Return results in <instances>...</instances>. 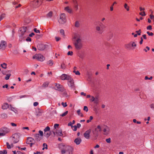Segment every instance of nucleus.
<instances>
[{
	"instance_id": "obj_51",
	"label": "nucleus",
	"mask_w": 154,
	"mask_h": 154,
	"mask_svg": "<svg viewBox=\"0 0 154 154\" xmlns=\"http://www.w3.org/2000/svg\"><path fill=\"white\" fill-rule=\"evenodd\" d=\"M146 28L147 29L151 30L152 29V26L151 25H149Z\"/></svg>"
},
{
	"instance_id": "obj_49",
	"label": "nucleus",
	"mask_w": 154,
	"mask_h": 154,
	"mask_svg": "<svg viewBox=\"0 0 154 154\" xmlns=\"http://www.w3.org/2000/svg\"><path fill=\"white\" fill-rule=\"evenodd\" d=\"M147 33L149 36H152L154 34L152 32H150L149 31L147 32Z\"/></svg>"
},
{
	"instance_id": "obj_29",
	"label": "nucleus",
	"mask_w": 154,
	"mask_h": 154,
	"mask_svg": "<svg viewBox=\"0 0 154 154\" xmlns=\"http://www.w3.org/2000/svg\"><path fill=\"white\" fill-rule=\"evenodd\" d=\"M77 113L78 114L79 116H80L81 117H82L83 116V114L81 112V110L80 109H78L77 111Z\"/></svg>"
},
{
	"instance_id": "obj_25",
	"label": "nucleus",
	"mask_w": 154,
	"mask_h": 154,
	"mask_svg": "<svg viewBox=\"0 0 154 154\" xmlns=\"http://www.w3.org/2000/svg\"><path fill=\"white\" fill-rule=\"evenodd\" d=\"M53 15V12L52 11H51L49 12L47 14V17L51 18Z\"/></svg>"
},
{
	"instance_id": "obj_55",
	"label": "nucleus",
	"mask_w": 154,
	"mask_h": 154,
	"mask_svg": "<svg viewBox=\"0 0 154 154\" xmlns=\"http://www.w3.org/2000/svg\"><path fill=\"white\" fill-rule=\"evenodd\" d=\"M7 148L8 149H10L11 148V146L8 143H6Z\"/></svg>"
},
{
	"instance_id": "obj_15",
	"label": "nucleus",
	"mask_w": 154,
	"mask_h": 154,
	"mask_svg": "<svg viewBox=\"0 0 154 154\" xmlns=\"http://www.w3.org/2000/svg\"><path fill=\"white\" fill-rule=\"evenodd\" d=\"M7 42L4 41H2L0 43V49L5 50L6 47Z\"/></svg>"
},
{
	"instance_id": "obj_26",
	"label": "nucleus",
	"mask_w": 154,
	"mask_h": 154,
	"mask_svg": "<svg viewBox=\"0 0 154 154\" xmlns=\"http://www.w3.org/2000/svg\"><path fill=\"white\" fill-rule=\"evenodd\" d=\"M49 82H45L42 85V87H47L49 84Z\"/></svg>"
},
{
	"instance_id": "obj_35",
	"label": "nucleus",
	"mask_w": 154,
	"mask_h": 154,
	"mask_svg": "<svg viewBox=\"0 0 154 154\" xmlns=\"http://www.w3.org/2000/svg\"><path fill=\"white\" fill-rule=\"evenodd\" d=\"M7 152L6 150L4 149L3 151H0V154H7Z\"/></svg>"
},
{
	"instance_id": "obj_6",
	"label": "nucleus",
	"mask_w": 154,
	"mask_h": 154,
	"mask_svg": "<svg viewBox=\"0 0 154 154\" xmlns=\"http://www.w3.org/2000/svg\"><path fill=\"white\" fill-rule=\"evenodd\" d=\"M44 0H34L31 2L34 7L37 8L39 7L43 3Z\"/></svg>"
},
{
	"instance_id": "obj_11",
	"label": "nucleus",
	"mask_w": 154,
	"mask_h": 154,
	"mask_svg": "<svg viewBox=\"0 0 154 154\" xmlns=\"http://www.w3.org/2000/svg\"><path fill=\"white\" fill-rule=\"evenodd\" d=\"M26 143L30 145V146L31 147L32 146V145L35 144V141L32 138L29 137L27 139Z\"/></svg>"
},
{
	"instance_id": "obj_46",
	"label": "nucleus",
	"mask_w": 154,
	"mask_h": 154,
	"mask_svg": "<svg viewBox=\"0 0 154 154\" xmlns=\"http://www.w3.org/2000/svg\"><path fill=\"white\" fill-rule=\"evenodd\" d=\"M73 52L72 51H69L67 53V55H68L72 56L73 55Z\"/></svg>"
},
{
	"instance_id": "obj_36",
	"label": "nucleus",
	"mask_w": 154,
	"mask_h": 154,
	"mask_svg": "<svg viewBox=\"0 0 154 154\" xmlns=\"http://www.w3.org/2000/svg\"><path fill=\"white\" fill-rule=\"evenodd\" d=\"M43 147L42 148L43 150H44L45 149H48V146L47 144L45 143H44L43 144Z\"/></svg>"
},
{
	"instance_id": "obj_39",
	"label": "nucleus",
	"mask_w": 154,
	"mask_h": 154,
	"mask_svg": "<svg viewBox=\"0 0 154 154\" xmlns=\"http://www.w3.org/2000/svg\"><path fill=\"white\" fill-rule=\"evenodd\" d=\"M68 111H66V112L60 115V116L62 117H64L66 116L68 113Z\"/></svg>"
},
{
	"instance_id": "obj_42",
	"label": "nucleus",
	"mask_w": 154,
	"mask_h": 154,
	"mask_svg": "<svg viewBox=\"0 0 154 154\" xmlns=\"http://www.w3.org/2000/svg\"><path fill=\"white\" fill-rule=\"evenodd\" d=\"M91 98L90 99V102H92L94 101V100H95V98L94 97V96H91Z\"/></svg>"
},
{
	"instance_id": "obj_3",
	"label": "nucleus",
	"mask_w": 154,
	"mask_h": 154,
	"mask_svg": "<svg viewBox=\"0 0 154 154\" xmlns=\"http://www.w3.org/2000/svg\"><path fill=\"white\" fill-rule=\"evenodd\" d=\"M58 147L61 150L62 154H64L66 152H68L69 153H72L73 150L71 146L65 145L63 143L59 144Z\"/></svg>"
},
{
	"instance_id": "obj_40",
	"label": "nucleus",
	"mask_w": 154,
	"mask_h": 154,
	"mask_svg": "<svg viewBox=\"0 0 154 154\" xmlns=\"http://www.w3.org/2000/svg\"><path fill=\"white\" fill-rule=\"evenodd\" d=\"M139 14L140 15H141L143 16H146V14L145 11H143L142 12H141L139 13Z\"/></svg>"
},
{
	"instance_id": "obj_45",
	"label": "nucleus",
	"mask_w": 154,
	"mask_h": 154,
	"mask_svg": "<svg viewBox=\"0 0 154 154\" xmlns=\"http://www.w3.org/2000/svg\"><path fill=\"white\" fill-rule=\"evenodd\" d=\"M152 76H151L150 78L148 77L147 76H146L145 77V80L149 79V80H152Z\"/></svg>"
},
{
	"instance_id": "obj_18",
	"label": "nucleus",
	"mask_w": 154,
	"mask_h": 154,
	"mask_svg": "<svg viewBox=\"0 0 154 154\" xmlns=\"http://www.w3.org/2000/svg\"><path fill=\"white\" fill-rule=\"evenodd\" d=\"M72 2L73 5V7L75 11H77L79 9L78 3L77 0H72Z\"/></svg>"
},
{
	"instance_id": "obj_47",
	"label": "nucleus",
	"mask_w": 154,
	"mask_h": 154,
	"mask_svg": "<svg viewBox=\"0 0 154 154\" xmlns=\"http://www.w3.org/2000/svg\"><path fill=\"white\" fill-rule=\"evenodd\" d=\"M94 101V103L96 104H97L99 103V101L98 98H95Z\"/></svg>"
},
{
	"instance_id": "obj_28",
	"label": "nucleus",
	"mask_w": 154,
	"mask_h": 154,
	"mask_svg": "<svg viewBox=\"0 0 154 154\" xmlns=\"http://www.w3.org/2000/svg\"><path fill=\"white\" fill-rule=\"evenodd\" d=\"M124 7L126 9L127 11H128L129 10V7L128 5L126 3L124 4Z\"/></svg>"
},
{
	"instance_id": "obj_30",
	"label": "nucleus",
	"mask_w": 154,
	"mask_h": 154,
	"mask_svg": "<svg viewBox=\"0 0 154 154\" xmlns=\"http://www.w3.org/2000/svg\"><path fill=\"white\" fill-rule=\"evenodd\" d=\"M54 63V62L53 60H50L48 61V64L50 66L53 65Z\"/></svg>"
},
{
	"instance_id": "obj_23",
	"label": "nucleus",
	"mask_w": 154,
	"mask_h": 154,
	"mask_svg": "<svg viewBox=\"0 0 154 154\" xmlns=\"http://www.w3.org/2000/svg\"><path fill=\"white\" fill-rule=\"evenodd\" d=\"M130 43L131 47H133V49H134L135 47L137 46V45L134 42L131 41V42Z\"/></svg>"
},
{
	"instance_id": "obj_60",
	"label": "nucleus",
	"mask_w": 154,
	"mask_h": 154,
	"mask_svg": "<svg viewBox=\"0 0 154 154\" xmlns=\"http://www.w3.org/2000/svg\"><path fill=\"white\" fill-rule=\"evenodd\" d=\"M38 104V102H35L34 103L33 105L34 106H37Z\"/></svg>"
},
{
	"instance_id": "obj_59",
	"label": "nucleus",
	"mask_w": 154,
	"mask_h": 154,
	"mask_svg": "<svg viewBox=\"0 0 154 154\" xmlns=\"http://www.w3.org/2000/svg\"><path fill=\"white\" fill-rule=\"evenodd\" d=\"M139 9L140 11H144L145 10V8H142V7H139Z\"/></svg>"
},
{
	"instance_id": "obj_44",
	"label": "nucleus",
	"mask_w": 154,
	"mask_h": 154,
	"mask_svg": "<svg viewBox=\"0 0 154 154\" xmlns=\"http://www.w3.org/2000/svg\"><path fill=\"white\" fill-rule=\"evenodd\" d=\"M106 141L107 143H110L111 142V138H109L108 139H106Z\"/></svg>"
},
{
	"instance_id": "obj_14",
	"label": "nucleus",
	"mask_w": 154,
	"mask_h": 154,
	"mask_svg": "<svg viewBox=\"0 0 154 154\" xmlns=\"http://www.w3.org/2000/svg\"><path fill=\"white\" fill-rule=\"evenodd\" d=\"M67 80L68 81V85L71 88H74V84L73 79L70 77V78H69V79H68Z\"/></svg>"
},
{
	"instance_id": "obj_5",
	"label": "nucleus",
	"mask_w": 154,
	"mask_h": 154,
	"mask_svg": "<svg viewBox=\"0 0 154 154\" xmlns=\"http://www.w3.org/2000/svg\"><path fill=\"white\" fill-rule=\"evenodd\" d=\"M32 58L41 62H42L45 60V57L40 54H35L33 56Z\"/></svg>"
},
{
	"instance_id": "obj_4",
	"label": "nucleus",
	"mask_w": 154,
	"mask_h": 154,
	"mask_svg": "<svg viewBox=\"0 0 154 154\" xmlns=\"http://www.w3.org/2000/svg\"><path fill=\"white\" fill-rule=\"evenodd\" d=\"M98 24L96 25L95 30L98 33L101 34L104 32L106 26L101 22H98Z\"/></svg>"
},
{
	"instance_id": "obj_57",
	"label": "nucleus",
	"mask_w": 154,
	"mask_h": 154,
	"mask_svg": "<svg viewBox=\"0 0 154 154\" xmlns=\"http://www.w3.org/2000/svg\"><path fill=\"white\" fill-rule=\"evenodd\" d=\"M77 129V127L75 125L73 126V130L74 131H76Z\"/></svg>"
},
{
	"instance_id": "obj_37",
	"label": "nucleus",
	"mask_w": 154,
	"mask_h": 154,
	"mask_svg": "<svg viewBox=\"0 0 154 154\" xmlns=\"http://www.w3.org/2000/svg\"><path fill=\"white\" fill-rule=\"evenodd\" d=\"M50 130V128L48 126H47L44 129V132H47V131H49Z\"/></svg>"
},
{
	"instance_id": "obj_43",
	"label": "nucleus",
	"mask_w": 154,
	"mask_h": 154,
	"mask_svg": "<svg viewBox=\"0 0 154 154\" xmlns=\"http://www.w3.org/2000/svg\"><path fill=\"white\" fill-rule=\"evenodd\" d=\"M73 72L75 73L77 75H79L80 74V73L79 71H75V70H74Z\"/></svg>"
},
{
	"instance_id": "obj_48",
	"label": "nucleus",
	"mask_w": 154,
	"mask_h": 154,
	"mask_svg": "<svg viewBox=\"0 0 154 154\" xmlns=\"http://www.w3.org/2000/svg\"><path fill=\"white\" fill-rule=\"evenodd\" d=\"M138 35H140L141 34V30L139 29L138 31H137L135 32Z\"/></svg>"
},
{
	"instance_id": "obj_53",
	"label": "nucleus",
	"mask_w": 154,
	"mask_h": 154,
	"mask_svg": "<svg viewBox=\"0 0 154 154\" xmlns=\"http://www.w3.org/2000/svg\"><path fill=\"white\" fill-rule=\"evenodd\" d=\"M83 109L84 110H85L86 112H88V108L86 106H84Z\"/></svg>"
},
{
	"instance_id": "obj_9",
	"label": "nucleus",
	"mask_w": 154,
	"mask_h": 154,
	"mask_svg": "<svg viewBox=\"0 0 154 154\" xmlns=\"http://www.w3.org/2000/svg\"><path fill=\"white\" fill-rule=\"evenodd\" d=\"M9 131V129L7 128H2L0 129V136H4Z\"/></svg>"
},
{
	"instance_id": "obj_22",
	"label": "nucleus",
	"mask_w": 154,
	"mask_h": 154,
	"mask_svg": "<svg viewBox=\"0 0 154 154\" xmlns=\"http://www.w3.org/2000/svg\"><path fill=\"white\" fill-rule=\"evenodd\" d=\"M9 106V105L8 103H4L3 106H2V108L3 109H7Z\"/></svg>"
},
{
	"instance_id": "obj_62",
	"label": "nucleus",
	"mask_w": 154,
	"mask_h": 154,
	"mask_svg": "<svg viewBox=\"0 0 154 154\" xmlns=\"http://www.w3.org/2000/svg\"><path fill=\"white\" fill-rule=\"evenodd\" d=\"M55 38L57 41H58L60 39V38L59 37H56Z\"/></svg>"
},
{
	"instance_id": "obj_41",
	"label": "nucleus",
	"mask_w": 154,
	"mask_h": 154,
	"mask_svg": "<svg viewBox=\"0 0 154 154\" xmlns=\"http://www.w3.org/2000/svg\"><path fill=\"white\" fill-rule=\"evenodd\" d=\"M11 76V74H10L7 75L5 77V79L6 80H8Z\"/></svg>"
},
{
	"instance_id": "obj_8",
	"label": "nucleus",
	"mask_w": 154,
	"mask_h": 154,
	"mask_svg": "<svg viewBox=\"0 0 154 154\" xmlns=\"http://www.w3.org/2000/svg\"><path fill=\"white\" fill-rule=\"evenodd\" d=\"M39 134H35V138L37 141L40 140L42 138L43 136V132L42 131L40 130L39 131Z\"/></svg>"
},
{
	"instance_id": "obj_50",
	"label": "nucleus",
	"mask_w": 154,
	"mask_h": 154,
	"mask_svg": "<svg viewBox=\"0 0 154 154\" xmlns=\"http://www.w3.org/2000/svg\"><path fill=\"white\" fill-rule=\"evenodd\" d=\"M61 104L64 107H66L67 106L66 103V102L65 103H64L63 102H62L61 103Z\"/></svg>"
},
{
	"instance_id": "obj_21",
	"label": "nucleus",
	"mask_w": 154,
	"mask_h": 154,
	"mask_svg": "<svg viewBox=\"0 0 154 154\" xmlns=\"http://www.w3.org/2000/svg\"><path fill=\"white\" fill-rule=\"evenodd\" d=\"M81 141V139L79 138L75 139L74 140V142L77 145L79 144Z\"/></svg>"
},
{
	"instance_id": "obj_33",
	"label": "nucleus",
	"mask_w": 154,
	"mask_h": 154,
	"mask_svg": "<svg viewBox=\"0 0 154 154\" xmlns=\"http://www.w3.org/2000/svg\"><path fill=\"white\" fill-rule=\"evenodd\" d=\"M75 26L76 27H79L80 26V23L78 21H77L75 22Z\"/></svg>"
},
{
	"instance_id": "obj_2",
	"label": "nucleus",
	"mask_w": 154,
	"mask_h": 154,
	"mask_svg": "<svg viewBox=\"0 0 154 154\" xmlns=\"http://www.w3.org/2000/svg\"><path fill=\"white\" fill-rule=\"evenodd\" d=\"M73 44L75 48L77 50H80L82 47V41L79 34H75L73 38Z\"/></svg>"
},
{
	"instance_id": "obj_16",
	"label": "nucleus",
	"mask_w": 154,
	"mask_h": 154,
	"mask_svg": "<svg viewBox=\"0 0 154 154\" xmlns=\"http://www.w3.org/2000/svg\"><path fill=\"white\" fill-rule=\"evenodd\" d=\"M91 132V129L86 131L84 134V136L87 139H89L90 137V134Z\"/></svg>"
},
{
	"instance_id": "obj_27",
	"label": "nucleus",
	"mask_w": 154,
	"mask_h": 154,
	"mask_svg": "<svg viewBox=\"0 0 154 154\" xmlns=\"http://www.w3.org/2000/svg\"><path fill=\"white\" fill-rule=\"evenodd\" d=\"M61 68L63 69H65L66 68V65L63 62L61 65Z\"/></svg>"
},
{
	"instance_id": "obj_34",
	"label": "nucleus",
	"mask_w": 154,
	"mask_h": 154,
	"mask_svg": "<svg viewBox=\"0 0 154 154\" xmlns=\"http://www.w3.org/2000/svg\"><path fill=\"white\" fill-rule=\"evenodd\" d=\"M1 116L2 118L3 119H5L7 117V115L5 113H2L1 114Z\"/></svg>"
},
{
	"instance_id": "obj_54",
	"label": "nucleus",
	"mask_w": 154,
	"mask_h": 154,
	"mask_svg": "<svg viewBox=\"0 0 154 154\" xmlns=\"http://www.w3.org/2000/svg\"><path fill=\"white\" fill-rule=\"evenodd\" d=\"M5 14H2L0 16V17L2 19H3V18H4L5 17Z\"/></svg>"
},
{
	"instance_id": "obj_61",
	"label": "nucleus",
	"mask_w": 154,
	"mask_h": 154,
	"mask_svg": "<svg viewBox=\"0 0 154 154\" xmlns=\"http://www.w3.org/2000/svg\"><path fill=\"white\" fill-rule=\"evenodd\" d=\"M141 40L140 42V44H142L143 43V39L142 37H141L140 38Z\"/></svg>"
},
{
	"instance_id": "obj_32",
	"label": "nucleus",
	"mask_w": 154,
	"mask_h": 154,
	"mask_svg": "<svg viewBox=\"0 0 154 154\" xmlns=\"http://www.w3.org/2000/svg\"><path fill=\"white\" fill-rule=\"evenodd\" d=\"M1 66L2 68L4 69H6L7 68V64L5 63H3L1 64Z\"/></svg>"
},
{
	"instance_id": "obj_24",
	"label": "nucleus",
	"mask_w": 154,
	"mask_h": 154,
	"mask_svg": "<svg viewBox=\"0 0 154 154\" xmlns=\"http://www.w3.org/2000/svg\"><path fill=\"white\" fill-rule=\"evenodd\" d=\"M51 135V132L49 131L44 132V135L47 137L50 136Z\"/></svg>"
},
{
	"instance_id": "obj_1",
	"label": "nucleus",
	"mask_w": 154,
	"mask_h": 154,
	"mask_svg": "<svg viewBox=\"0 0 154 154\" xmlns=\"http://www.w3.org/2000/svg\"><path fill=\"white\" fill-rule=\"evenodd\" d=\"M102 132L104 135H108L110 132V129L108 126L105 125H98L95 128L93 134L95 137L97 138L98 136V132Z\"/></svg>"
},
{
	"instance_id": "obj_17",
	"label": "nucleus",
	"mask_w": 154,
	"mask_h": 154,
	"mask_svg": "<svg viewBox=\"0 0 154 154\" xmlns=\"http://www.w3.org/2000/svg\"><path fill=\"white\" fill-rule=\"evenodd\" d=\"M71 77L70 75H66L65 74H63L60 76V79L62 80H68L69 79V78Z\"/></svg>"
},
{
	"instance_id": "obj_58",
	"label": "nucleus",
	"mask_w": 154,
	"mask_h": 154,
	"mask_svg": "<svg viewBox=\"0 0 154 154\" xmlns=\"http://www.w3.org/2000/svg\"><path fill=\"white\" fill-rule=\"evenodd\" d=\"M150 18L151 19H154V16L152 14H150L149 15Z\"/></svg>"
},
{
	"instance_id": "obj_31",
	"label": "nucleus",
	"mask_w": 154,
	"mask_h": 154,
	"mask_svg": "<svg viewBox=\"0 0 154 154\" xmlns=\"http://www.w3.org/2000/svg\"><path fill=\"white\" fill-rule=\"evenodd\" d=\"M26 30V27L23 26L20 28V31H22V32H25Z\"/></svg>"
},
{
	"instance_id": "obj_63",
	"label": "nucleus",
	"mask_w": 154,
	"mask_h": 154,
	"mask_svg": "<svg viewBox=\"0 0 154 154\" xmlns=\"http://www.w3.org/2000/svg\"><path fill=\"white\" fill-rule=\"evenodd\" d=\"M11 124L13 126H17V124H15V123H11Z\"/></svg>"
},
{
	"instance_id": "obj_20",
	"label": "nucleus",
	"mask_w": 154,
	"mask_h": 154,
	"mask_svg": "<svg viewBox=\"0 0 154 154\" xmlns=\"http://www.w3.org/2000/svg\"><path fill=\"white\" fill-rule=\"evenodd\" d=\"M124 47L126 49L128 50H130L131 49L130 42L128 44H125L124 45Z\"/></svg>"
},
{
	"instance_id": "obj_13",
	"label": "nucleus",
	"mask_w": 154,
	"mask_h": 154,
	"mask_svg": "<svg viewBox=\"0 0 154 154\" xmlns=\"http://www.w3.org/2000/svg\"><path fill=\"white\" fill-rule=\"evenodd\" d=\"M48 46V45L43 44H38L37 46L38 49L40 51H43Z\"/></svg>"
},
{
	"instance_id": "obj_7",
	"label": "nucleus",
	"mask_w": 154,
	"mask_h": 154,
	"mask_svg": "<svg viewBox=\"0 0 154 154\" xmlns=\"http://www.w3.org/2000/svg\"><path fill=\"white\" fill-rule=\"evenodd\" d=\"M66 21L65 14L62 13L60 15V18L58 20V22L60 23L63 24Z\"/></svg>"
},
{
	"instance_id": "obj_64",
	"label": "nucleus",
	"mask_w": 154,
	"mask_h": 154,
	"mask_svg": "<svg viewBox=\"0 0 154 154\" xmlns=\"http://www.w3.org/2000/svg\"><path fill=\"white\" fill-rule=\"evenodd\" d=\"M16 154H23V153L20 151H17L16 152Z\"/></svg>"
},
{
	"instance_id": "obj_12",
	"label": "nucleus",
	"mask_w": 154,
	"mask_h": 154,
	"mask_svg": "<svg viewBox=\"0 0 154 154\" xmlns=\"http://www.w3.org/2000/svg\"><path fill=\"white\" fill-rule=\"evenodd\" d=\"M19 134H14L13 135L12 140L14 143H16L19 141Z\"/></svg>"
},
{
	"instance_id": "obj_38",
	"label": "nucleus",
	"mask_w": 154,
	"mask_h": 154,
	"mask_svg": "<svg viewBox=\"0 0 154 154\" xmlns=\"http://www.w3.org/2000/svg\"><path fill=\"white\" fill-rule=\"evenodd\" d=\"M60 32L63 36L64 37L65 36L64 30L63 29H61L60 30Z\"/></svg>"
},
{
	"instance_id": "obj_10",
	"label": "nucleus",
	"mask_w": 154,
	"mask_h": 154,
	"mask_svg": "<svg viewBox=\"0 0 154 154\" xmlns=\"http://www.w3.org/2000/svg\"><path fill=\"white\" fill-rule=\"evenodd\" d=\"M54 85L56 88V90L61 91H63L65 90V89L62 85L57 83H54Z\"/></svg>"
},
{
	"instance_id": "obj_56",
	"label": "nucleus",
	"mask_w": 154,
	"mask_h": 154,
	"mask_svg": "<svg viewBox=\"0 0 154 154\" xmlns=\"http://www.w3.org/2000/svg\"><path fill=\"white\" fill-rule=\"evenodd\" d=\"M26 40L27 41H31V38L28 37L27 38H26Z\"/></svg>"
},
{
	"instance_id": "obj_19",
	"label": "nucleus",
	"mask_w": 154,
	"mask_h": 154,
	"mask_svg": "<svg viewBox=\"0 0 154 154\" xmlns=\"http://www.w3.org/2000/svg\"><path fill=\"white\" fill-rule=\"evenodd\" d=\"M64 11L66 12L72 14L73 12V11L72 8L69 6H66L64 8Z\"/></svg>"
},
{
	"instance_id": "obj_52",
	"label": "nucleus",
	"mask_w": 154,
	"mask_h": 154,
	"mask_svg": "<svg viewBox=\"0 0 154 154\" xmlns=\"http://www.w3.org/2000/svg\"><path fill=\"white\" fill-rule=\"evenodd\" d=\"M34 31L36 33H40V31L39 30L37 29L36 28H35L34 29Z\"/></svg>"
}]
</instances>
